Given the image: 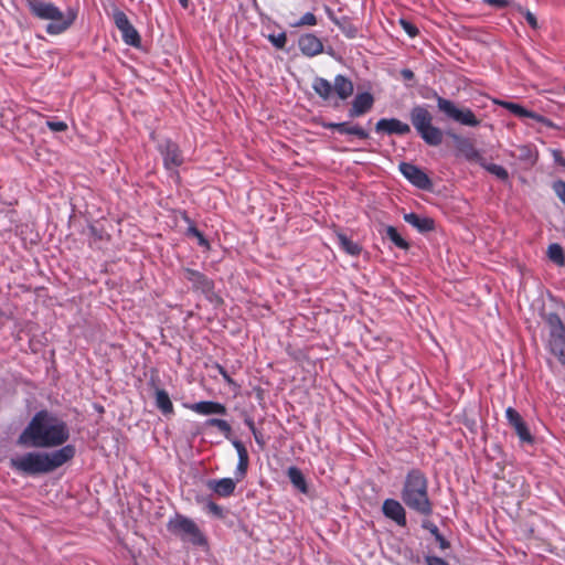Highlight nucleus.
Here are the masks:
<instances>
[{"instance_id": "26", "label": "nucleus", "mask_w": 565, "mask_h": 565, "mask_svg": "<svg viewBox=\"0 0 565 565\" xmlns=\"http://www.w3.org/2000/svg\"><path fill=\"white\" fill-rule=\"evenodd\" d=\"M290 482L302 493H307L308 488L302 472L297 467H289L287 470Z\"/></svg>"}, {"instance_id": "44", "label": "nucleus", "mask_w": 565, "mask_h": 565, "mask_svg": "<svg viewBox=\"0 0 565 565\" xmlns=\"http://www.w3.org/2000/svg\"><path fill=\"white\" fill-rule=\"evenodd\" d=\"M424 527L429 530L430 533L434 534L438 540H441L439 532H438V527L435 524L428 522V523L424 524Z\"/></svg>"}, {"instance_id": "50", "label": "nucleus", "mask_w": 565, "mask_h": 565, "mask_svg": "<svg viewBox=\"0 0 565 565\" xmlns=\"http://www.w3.org/2000/svg\"><path fill=\"white\" fill-rule=\"evenodd\" d=\"M182 8L186 9L189 7L190 0H178Z\"/></svg>"}, {"instance_id": "39", "label": "nucleus", "mask_w": 565, "mask_h": 565, "mask_svg": "<svg viewBox=\"0 0 565 565\" xmlns=\"http://www.w3.org/2000/svg\"><path fill=\"white\" fill-rule=\"evenodd\" d=\"M554 191L559 200L565 204V182L558 181L554 184Z\"/></svg>"}, {"instance_id": "10", "label": "nucleus", "mask_w": 565, "mask_h": 565, "mask_svg": "<svg viewBox=\"0 0 565 565\" xmlns=\"http://www.w3.org/2000/svg\"><path fill=\"white\" fill-rule=\"evenodd\" d=\"M183 277L192 284V288L195 291H200L209 298L213 295L214 284L204 274L191 268H184Z\"/></svg>"}, {"instance_id": "49", "label": "nucleus", "mask_w": 565, "mask_h": 565, "mask_svg": "<svg viewBox=\"0 0 565 565\" xmlns=\"http://www.w3.org/2000/svg\"><path fill=\"white\" fill-rule=\"evenodd\" d=\"M245 423H246V425L248 426V428L250 429V431H253V430H255V429H256V427H255V425H254L253 419L247 418V419L245 420Z\"/></svg>"}, {"instance_id": "34", "label": "nucleus", "mask_w": 565, "mask_h": 565, "mask_svg": "<svg viewBox=\"0 0 565 565\" xmlns=\"http://www.w3.org/2000/svg\"><path fill=\"white\" fill-rule=\"evenodd\" d=\"M317 24V18L313 13L307 12L305 13L299 21L292 24L295 28H300L305 25H316Z\"/></svg>"}, {"instance_id": "14", "label": "nucleus", "mask_w": 565, "mask_h": 565, "mask_svg": "<svg viewBox=\"0 0 565 565\" xmlns=\"http://www.w3.org/2000/svg\"><path fill=\"white\" fill-rule=\"evenodd\" d=\"M375 130L388 135H406L411 131V127L396 118H382L376 122Z\"/></svg>"}, {"instance_id": "11", "label": "nucleus", "mask_w": 565, "mask_h": 565, "mask_svg": "<svg viewBox=\"0 0 565 565\" xmlns=\"http://www.w3.org/2000/svg\"><path fill=\"white\" fill-rule=\"evenodd\" d=\"M399 171L411 183L419 189L427 190L431 186L428 175L412 163L402 162L399 164Z\"/></svg>"}, {"instance_id": "47", "label": "nucleus", "mask_w": 565, "mask_h": 565, "mask_svg": "<svg viewBox=\"0 0 565 565\" xmlns=\"http://www.w3.org/2000/svg\"><path fill=\"white\" fill-rule=\"evenodd\" d=\"M553 156H554V159L557 163L562 164V166H565V161L563 160L562 158V154H561V151L559 150H553Z\"/></svg>"}, {"instance_id": "7", "label": "nucleus", "mask_w": 565, "mask_h": 565, "mask_svg": "<svg viewBox=\"0 0 565 565\" xmlns=\"http://www.w3.org/2000/svg\"><path fill=\"white\" fill-rule=\"evenodd\" d=\"M548 327V349L561 363L565 364V326L555 313H548L544 317Z\"/></svg>"}, {"instance_id": "15", "label": "nucleus", "mask_w": 565, "mask_h": 565, "mask_svg": "<svg viewBox=\"0 0 565 565\" xmlns=\"http://www.w3.org/2000/svg\"><path fill=\"white\" fill-rule=\"evenodd\" d=\"M382 509L385 516L392 519L401 526L406 525L405 509L398 501L394 499H386Z\"/></svg>"}, {"instance_id": "25", "label": "nucleus", "mask_w": 565, "mask_h": 565, "mask_svg": "<svg viewBox=\"0 0 565 565\" xmlns=\"http://www.w3.org/2000/svg\"><path fill=\"white\" fill-rule=\"evenodd\" d=\"M333 89L341 99H347L353 93V84L347 77L338 75L334 78Z\"/></svg>"}, {"instance_id": "29", "label": "nucleus", "mask_w": 565, "mask_h": 565, "mask_svg": "<svg viewBox=\"0 0 565 565\" xmlns=\"http://www.w3.org/2000/svg\"><path fill=\"white\" fill-rule=\"evenodd\" d=\"M338 242L340 246L350 255H359L361 253V247L352 242L349 237H347L344 234H338Z\"/></svg>"}, {"instance_id": "43", "label": "nucleus", "mask_w": 565, "mask_h": 565, "mask_svg": "<svg viewBox=\"0 0 565 565\" xmlns=\"http://www.w3.org/2000/svg\"><path fill=\"white\" fill-rule=\"evenodd\" d=\"M335 23L342 29V31L349 36L354 38L356 34V30L352 25L344 26L339 21H335Z\"/></svg>"}, {"instance_id": "19", "label": "nucleus", "mask_w": 565, "mask_h": 565, "mask_svg": "<svg viewBox=\"0 0 565 565\" xmlns=\"http://www.w3.org/2000/svg\"><path fill=\"white\" fill-rule=\"evenodd\" d=\"M161 153L163 156V162L167 169L179 167L182 163L179 148L171 141H167L161 147Z\"/></svg>"}, {"instance_id": "1", "label": "nucleus", "mask_w": 565, "mask_h": 565, "mask_svg": "<svg viewBox=\"0 0 565 565\" xmlns=\"http://www.w3.org/2000/svg\"><path fill=\"white\" fill-rule=\"evenodd\" d=\"M70 438L66 423L47 411L38 412L21 435L18 444L24 447H58Z\"/></svg>"}, {"instance_id": "3", "label": "nucleus", "mask_w": 565, "mask_h": 565, "mask_svg": "<svg viewBox=\"0 0 565 565\" xmlns=\"http://www.w3.org/2000/svg\"><path fill=\"white\" fill-rule=\"evenodd\" d=\"M31 14L42 21H46V32L57 35L68 30L76 20L77 12L68 8L62 11L54 3L44 0H24Z\"/></svg>"}, {"instance_id": "40", "label": "nucleus", "mask_w": 565, "mask_h": 565, "mask_svg": "<svg viewBox=\"0 0 565 565\" xmlns=\"http://www.w3.org/2000/svg\"><path fill=\"white\" fill-rule=\"evenodd\" d=\"M523 15L526 20V22L533 28V29H537L539 28V23H537V20L535 18V15L529 11V10H525L523 11Z\"/></svg>"}, {"instance_id": "24", "label": "nucleus", "mask_w": 565, "mask_h": 565, "mask_svg": "<svg viewBox=\"0 0 565 565\" xmlns=\"http://www.w3.org/2000/svg\"><path fill=\"white\" fill-rule=\"evenodd\" d=\"M327 127L335 129L340 134H349L359 137L360 139L369 138V132L360 126H350L347 122L329 124Z\"/></svg>"}, {"instance_id": "33", "label": "nucleus", "mask_w": 565, "mask_h": 565, "mask_svg": "<svg viewBox=\"0 0 565 565\" xmlns=\"http://www.w3.org/2000/svg\"><path fill=\"white\" fill-rule=\"evenodd\" d=\"M186 234L198 238V243L200 246L205 247L206 249L210 248L209 242L195 226H193V225L189 226Z\"/></svg>"}, {"instance_id": "36", "label": "nucleus", "mask_w": 565, "mask_h": 565, "mask_svg": "<svg viewBox=\"0 0 565 565\" xmlns=\"http://www.w3.org/2000/svg\"><path fill=\"white\" fill-rule=\"evenodd\" d=\"M401 25L411 38H415L418 34V29L409 21L402 19Z\"/></svg>"}, {"instance_id": "5", "label": "nucleus", "mask_w": 565, "mask_h": 565, "mask_svg": "<svg viewBox=\"0 0 565 565\" xmlns=\"http://www.w3.org/2000/svg\"><path fill=\"white\" fill-rule=\"evenodd\" d=\"M411 121L423 138L429 146H439L443 142V131L440 128L433 125V115L424 106H415L409 113Z\"/></svg>"}, {"instance_id": "42", "label": "nucleus", "mask_w": 565, "mask_h": 565, "mask_svg": "<svg viewBox=\"0 0 565 565\" xmlns=\"http://www.w3.org/2000/svg\"><path fill=\"white\" fill-rule=\"evenodd\" d=\"M427 565H449L445 559L437 556L426 557Z\"/></svg>"}, {"instance_id": "21", "label": "nucleus", "mask_w": 565, "mask_h": 565, "mask_svg": "<svg viewBox=\"0 0 565 565\" xmlns=\"http://www.w3.org/2000/svg\"><path fill=\"white\" fill-rule=\"evenodd\" d=\"M190 408L201 415L226 414V407L223 404L212 401L195 403L191 405Z\"/></svg>"}, {"instance_id": "12", "label": "nucleus", "mask_w": 565, "mask_h": 565, "mask_svg": "<svg viewBox=\"0 0 565 565\" xmlns=\"http://www.w3.org/2000/svg\"><path fill=\"white\" fill-rule=\"evenodd\" d=\"M505 416L509 424L514 428L516 435L519 436L521 443L524 444H533L534 438L530 433V429L522 416L514 408L509 407L505 411Z\"/></svg>"}, {"instance_id": "20", "label": "nucleus", "mask_w": 565, "mask_h": 565, "mask_svg": "<svg viewBox=\"0 0 565 565\" xmlns=\"http://www.w3.org/2000/svg\"><path fill=\"white\" fill-rule=\"evenodd\" d=\"M210 490L214 491L220 497H230L234 493L236 481L232 478H223L220 480H210L207 482Z\"/></svg>"}, {"instance_id": "4", "label": "nucleus", "mask_w": 565, "mask_h": 565, "mask_svg": "<svg viewBox=\"0 0 565 565\" xmlns=\"http://www.w3.org/2000/svg\"><path fill=\"white\" fill-rule=\"evenodd\" d=\"M402 500L409 509L423 515H429L433 512L428 498V482L423 472L413 469L407 473L402 490Z\"/></svg>"}, {"instance_id": "2", "label": "nucleus", "mask_w": 565, "mask_h": 565, "mask_svg": "<svg viewBox=\"0 0 565 565\" xmlns=\"http://www.w3.org/2000/svg\"><path fill=\"white\" fill-rule=\"evenodd\" d=\"M75 455V448L64 446L53 452H26L10 459V466L24 475L47 473L64 465Z\"/></svg>"}, {"instance_id": "16", "label": "nucleus", "mask_w": 565, "mask_h": 565, "mask_svg": "<svg viewBox=\"0 0 565 565\" xmlns=\"http://www.w3.org/2000/svg\"><path fill=\"white\" fill-rule=\"evenodd\" d=\"M499 105H501L505 109L510 110L513 115H515L520 118L529 117V118L535 119L539 122L546 125L547 127H554L553 122L550 119H547L536 113L530 111L519 104H514V103H510V102H499Z\"/></svg>"}, {"instance_id": "17", "label": "nucleus", "mask_w": 565, "mask_h": 565, "mask_svg": "<svg viewBox=\"0 0 565 565\" xmlns=\"http://www.w3.org/2000/svg\"><path fill=\"white\" fill-rule=\"evenodd\" d=\"M299 49L307 56H315L323 51V44L315 34L308 33L299 39Z\"/></svg>"}, {"instance_id": "6", "label": "nucleus", "mask_w": 565, "mask_h": 565, "mask_svg": "<svg viewBox=\"0 0 565 565\" xmlns=\"http://www.w3.org/2000/svg\"><path fill=\"white\" fill-rule=\"evenodd\" d=\"M168 531L180 537L184 542L193 545H204L206 543L204 535L199 526L191 520L183 515L177 514L170 519L167 524Z\"/></svg>"}, {"instance_id": "41", "label": "nucleus", "mask_w": 565, "mask_h": 565, "mask_svg": "<svg viewBox=\"0 0 565 565\" xmlns=\"http://www.w3.org/2000/svg\"><path fill=\"white\" fill-rule=\"evenodd\" d=\"M207 510L214 514L215 516L217 518H222L223 516V510L220 505H217L216 503L214 502H209L207 503Z\"/></svg>"}, {"instance_id": "51", "label": "nucleus", "mask_w": 565, "mask_h": 565, "mask_svg": "<svg viewBox=\"0 0 565 565\" xmlns=\"http://www.w3.org/2000/svg\"><path fill=\"white\" fill-rule=\"evenodd\" d=\"M222 374L227 382H231L230 376L225 372L222 371Z\"/></svg>"}, {"instance_id": "30", "label": "nucleus", "mask_w": 565, "mask_h": 565, "mask_svg": "<svg viewBox=\"0 0 565 565\" xmlns=\"http://www.w3.org/2000/svg\"><path fill=\"white\" fill-rule=\"evenodd\" d=\"M547 256L553 263L559 266L565 264L564 250L559 244H551L547 249Z\"/></svg>"}, {"instance_id": "32", "label": "nucleus", "mask_w": 565, "mask_h": 565, "mask_svg": "<svg viewBox=\"0 0 565 565\" xmlns=\"http://www.w3.org/2000/svg\"><path fill=\"white\" fill-rule=\"evenodd\" d=\"M487 171H489L490 173L494 174L497 178H499L500 180H508L509 178V173L507 171L505 168H503L502 166H499V164H494V163H491V164H487L484 162V166H482Z\"/></svg>"}, {"instance_id": "35", "label": "nucleus", "mask_w": 565, "mask_h": 565, "mask_svg": "<svg viewBox=\"0 0 565 565\" xmlns=\"http://www.w3.org/2000/svg\"><path fill=\"white\" fill-rule=\"evenodd\" d=\"M209 426H215L217 427L222 433L230 434L231 433V426L230 424L224 419L218 418H211L206 422Z\"/></svg>"}, {"instance_id": "18", "label": "nucleus", "mask_w": 565, "mask_h": 565, "mask_svg": "<svg viewBox=\"0 0 565 565\" xmlns=\"http://www.w3.org/2000/svg\"><path fill=\"white\" fill-rule=\"evenodd\" d=\"M374 103V98L370 93L358 94L352 103V107L349 111L350 117H359L367 113Z\"/></svg>"}, {"instance_id": "13", "label": "nucleus", "mask_w": 565, "mask_h": 565, "mask_svg": "<svg viewBox=\"0 0 565 565\" xmlns=\"http://www.w3.org/2000/svg\"><path fill=\"white\" fill-rule=\"evenodd\" d=\"M449 136L455 141L456 148L461 156H463L468 161L484 166V158L481 156L479 150L475 148L473 143L469 139L462 138L456 134H449Z\"/></svg>"}, {"instance_id": "23", "label": "nucleus", "mask_w": 565, "mask_h": 565, "mask_svg": "<svg viewBox=\"0 0 565 565\" xmlns=\"http://www.w3.org/2000/svg\"><path fill=\"white\" fill-rule=\"evenodd\" d=\"M404 220L422 233L434 230V221L429 217H422L416 213H408L404 215Z\"/></svg>"}, {"instance_id": "8", "label": "nucleus", "mask_w": 565, "mask_h": 565, "mask_svg": "<svg viewBox=\"0 0 565 565\" xmlns=\"http://www.w3.org/2000/svg\"><path fill=\"white\" fill-rule=\"evenodd\" d=\"M436 99L438 109L456 122L469 127H477L480 124L471 109L459 108L454 102L440 96H437Z\"/></svg>"}, {"instance_id": "31", "label": "nucleus", "mask_w": 565, "mask_h": 565, "mask_svg": "<svg viewBox=\"0 0 565 565\" xmlns=\"http://www.w3.org/2000/svg\"><path fill=\"white\" fill-rule=\"evenodd\" d=\"M387 237L399 248L408 249V243L398 234L397 230L394 226H387L386 230Z\"/></svg>"}, {"instance_id": "45", "label": "nucleus", "mask_w": 565, "mask_h": 565, "mask_svg": "<svg viewBox=\"0 0 565 565\" xmlns=\"http://www.w3.org/2000/svg\"><path fill=\"white\" fill-rule=\"evenodd\" d=\"M484 2L499 8H503L508 4L507 0H484Z\"/></svg>"}, {"instance_id": "38", "label": "nucleus", "mask_w": 565, "mask_h": 565, "mask_svg": "<svg viewBox=\"0 0 565 565\" xmlns=\"http://www.w3.org/2000/svg\"><path fill=\"white\" fill-rule=\"evenodd\" d=\"M47 127L55 132L65 131L67 129V125L64 121H46Z\"/></svg>"}, {"instance_id": "27", "label": "nucleus", "mask_w": 565, "mask_h": 565, "mask_svg": "<svg viewBox=\"0 0 565 565\" xmlns=\"http://www.w3.org/2000/svg\"><path fill=\"white\" fill-rule=\"evenodd\" d=\"M156 405L163 414L173 413V404L164 390L156 391Z\"/></svg>"}, {"instance_id": "9", "label": "nucleus", "mask_w": 565, "mask_h": 565, "mask_svg": "<svg viewBox=\"0 0 565 565\" xmlns=\"http://www.w3.org/2000/svg\"><path fill=\"white\" fill-rule=\"evenodd\" d=\"M114 22L117 29L121 32L122 40L126 44L139 47L141 44V39L138 31L130 23L128 17L125 12L120 10H115L114 12Z\"/></svg>"}, {"instance_id": "48", "label": "nucleus", "mask_w": 565, "mask_h": 565, "mask_svg": "<svg viewBox=\"0 0 565 565\" xmlns=\"http://www.w3.org/2000/svg\"><path fill=\"white\" fill-rule=\"evenodd\" d=\"M252 433L255 437L256 443L260 446H264V440H263L262 434L257 429L253 430Z\"/></svg>"}, {"instance_id": "28", "label": "nucleus", "mask_w": 565, "mask_h": 565, "mask_svg": "<svg viewBox=\"0 0 565 565\" xmlns=\"http://www.w3.org/2000/svg\"><path fill=\"white\" fill-rule=\"evenodd\" d=\"M312 87L315 92L323 99H328L333 90L330 82L320 77L315 79Z\"/></svg>"}, {"instance_id": "37", "label": "nucleus", "mask_w": 565, "mask_h": 565, "mask_svg": "<svg viewBox=\"0 0 565 565\" xmlns=\"http://www.w3.org/2000/svg\"><path fill=\"white\" fill-rule=\"evenodd\" d=\"M269 39H270L271 43L278 49H284V46L286 45V42H287V38H286L285 33H280L277 36L270 35Z\"/></svg>"}, {"instance_id": "46", "label": "nucleus", "mask_w": 565, "mask_h": 565, "mask_svg": "<svg viewBox=\"0 0 565 565\" xmlns=\"http://www.w3.org/2000/svg\"><path fill=\"white\" fill-rule=\"evenodd\" d=\"M401 75L406 81H411L414 78V73L409 68L402 70Z\"/></svg>"}, {"instance_id": "22", "label": "nucleus", "mask_w": 565, "mask_h": 565, "mask_svg": "<svg viewBox=\"0 0 565 565\" xmlns=\"http://www.w3.org/2000/svg\"><path fill=\"white\" fill-rule=\"evenodd\" d=\"M235 449L237 450V455H238V463H237V468H236V481H241L245 475H246V471H247V468H248V452H247V449L245 448V446L238 441V440H235L233 443Z\"/></svg>"}]
</instances>
